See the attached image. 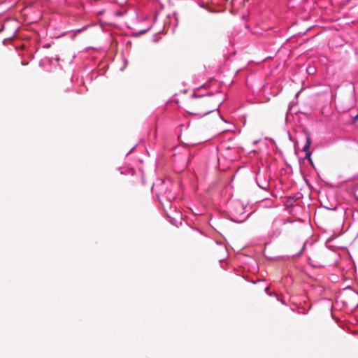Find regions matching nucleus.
<instances>
[{
  "mask_svg": "<svg viewBox=\"0 0 358 358\" xmlns=\"http://www.w3.org/2000/svg\"><path fill=\"white\" fill-rule=\"evenodd\" d=\"M252 213L246 214L244 205L238 201L230 203L229 217L231 221L242 223L245 221Z\"/></svg>",
  "mask_w": 358,
  "mask_h": 358,
  "instance_id": "nucleus-1",
  "label": "nucleus"
},
{
  "mask_svg": "<svg viewBox=\"0 0 358 358\" xmlns=\"http://www.w3.org/2000/svg\"><path fill=\"white\" fill-rule=\"evenodd\" d=\"M22 65H26V64H27V62H22Z\"/></svg>",
  "mask_w": 358,
  "mask_h": 358,
  "instance_id": "nucleus-17",
  "label": "nucleus"
},
{
  "mask_svg": "<svg viewBox=\"0 0 358 358\" xmlns=\"http://www.w3.org/2000/svg\"><path fill=\"white\" fill-rule=\"evenodd\" d=\"M265 292L269 295V296H276L275 293L268 292V287L265 288Z\"/></svg>",
  "mask_w": 358,
  "mask_h": 358,
  "instance_id": "nucleus-9",
  "label": "nucleus"
},
{
  "mask_svg": "<svg viewBox=\"0 0 358 358\" xmlns=\"http://www.w3.org/2000/svg\"><path fill=\"white\" fill-rule=\"evenodd\" d=\"M43 62V60L41 61L40 62V65H41L42 62Z\"/></svg>",
  "mask_w": 358,
  "mask_h": 358,
  "instance_id": "nucleus-18",
  "label": "nucleus"
},
{
  "mask_svg": "<svg viewBox=\"0 0 358 358\" xmlns=\"http://www.w3.org/2000/svg\"><path fill=\"white\" fill-rule=\"evenodd\" d=\"M259 142V141L256 140L253 142V144L256 145L257 143Z\"/></svg>",
  "mask_w": 358,
  "mask_h": 358,
  "instance_id": "nucleus-15",
  "label": "nucleus"
},
{
  "mask_svg": "<svg viewBox=\"0 0 358 358\" xmlns=\"http://www.w3.org/2000/svg\"><path fill=\"white\" fill-rule=\"evenodd\" d=\"M289 139H290L291 141H293V140H292V136L290 135V134H289Z\"/></svg>",
  "mask_w": 358,
  "mask_h": 358,
  "instance_id": "nucleus-16",
  "label": "nucleus"
},
{
  "mask_svg": "<svg viewBox=\"0 0 358 358\" xmlns=\"http://www.w3.org/2000/svg\"><path fill=\"white\" fill-rule=\"evenodd\" d=\"M281 234V229L276 225V222H273L271 230L268 233V236L271 239L278 238Z\"/></svg>",
  "mask_w": 358,
  "mask_h": 358,
  "instance_id": "nucleus-3",
  "label": "nucleus"
},
{
  "mask_svg": "<svg viewBox=\"0 0 358 358\" xmlns=\"http://www.w3.org/2000/svg\"><path fill=\"white\" fill-rule=\"evenodd\" d=\"M295 201V199L294 197H291L289 196L287 201H286V206H293L294 205V202Z\"/></svg>",
  "mask_w": 358,
  "mask_h": 358,
  "instance_id": "nucleus-6",
  "label": "nucleus"
},
{
  "mask_svg": "<svg viewBox=\"0 0 358 358\" xmlns=\"http://www.w3.org/2000/svg\"><path fill=\"white\" fill-rule=\"evenodd\" d=\"M255 180L257 185L262 189L266 190L269 187V179L265 175V173H262L260 169H259L258 172L256 173Z\"/></svg>",
  "mask_w": 358,
  "mask_h": 358,
  "instance_id": "nucleus-2",
  "label": "nucleus"
},
{
  "mask_svg": "<svg viewBox=\"0 0 358 358\" xmlns=\"http://www.w3.org/2000/svg\"><path fill=\"white\" fill-rule=\"evenodd\" d=\"M203 96H204V95H203V94H196V93H194V94H192V96H193V97H196V98L203 97Z\"/></svg>",
  "mask_w": 358,
  "mask_h": 358,
  "instance_id": "nucleus-10",
  "label": "nucleus"
},
{
  "mask_svg": "<svg viewBox=\"0 0 358 358\" xmlns=\"http://www.w3.org/2000/svg\"><path fill=\"white\" fill-rule=\"evenodd\" d=\"M148 29H145L141 31V34H145Z\"/></svg>",
  "mask_w": 358,
  "mask_h": 358,
  "instance_id": "nucleus-14",
  "label": "nucleus"
},
{
  "mask_svg": "<svg viewBox=\"0 0 358 358\" xmlns=\"http://www.w3.org/2000/svg\"><path fill=\"white\" fill-rule=\"evenodd\" d=\"M53 59H55V60H56V61H59V57H58L57 56H56L55 58H53V57H51V58H50V57H46V58L45 59V60L48 61L50 63H52V60H53Z\"/></svg>",
  "mask_w": 358,
  "mask_h": 358,
  "instance_id": "nucleus-7",
  "label": "nucleus"
},
{
  "mask_svg": "<svg viewBox=\"0 0 358 358\" xmlns=\"http://www.w3.org/2000/svg\"><path fill=\"white\" fill-rule=\"evenodd\" d=\"M313 244V242H309L308 241H306L304 243H303V247L301 248V250L299 251V252L298 253V256H301L302 255V253L303 252V251L305 250L306 248L308 246V245L312 246Z\"/></svg>",
  "mask_w": 358,
  "mask_h": 358,
  "instance_id": "nucleus-5",
  "label": "nucleus"
},
{
  "mask_svg": "<svg viewBox=\"0 0 358 358\" xmlns=\"http://www.w3.org/2000/svg\"><path fill=\"white\" fill-rule=\"evenodd\" d=\"M306 143L303 148V151H304L306 152L305 158L307 159V158H310V155H311V153L309 150L310 146L311 144V138L308 134H306Z\"/></svg>",
  "mask_w": 358,
  "mask_h": 358,
  "instance_id": "nucleus-4",
  "label": "nucleus"
},
{
  "mask_svg": "<svg viewBox=\"0 0 358 358\" xmlns=\"http://www.w3.org/2000/svg\"><path fill=\"white\" fill-rule=\"evenodd\" d=\"M129 173H130L131 175H133V174H134V170L133 169H131L129 170Z\"/></svg>",
  "mask_w": 358,
  "mask_h": 358,
  "instance_id": "nucleus-12",
  "label": "nucleus"
},
{
  "mask_svg": "<svg viewBox=\"0 0 358 358\" xmlns=\"http://www.w3.org/2000/svg\"><path fill=\"white\" fill-rule=\"evenodd\" d=\"M308 73L311 74V73H313L315 72V69L313 68V67H309L308 69H307Z\"/></svg>",
  "mask_w": 358,
  "mask_h": 358,
  "instance_id": "nucleus-8",
  "label": "nucleus"
},
{
  "mask_svg": "<svg viewBox=\"0 0 358 358\" xmlns=\"http://www.w3.org/2000/svg\"><path fill=\"white\" fill-rule=\"evenodd\" d=\"M353 120L355 122H358V114L354 117Z\"/></svg>",
  "mask_w": 358,
  "mask_h": 358,
  "instance_id": "nucleus-11",
  "label": "nucleus"
},
{
  "mask_svg": "<svg viewBox=\"0 0 358 358\" xmlns=\"http://www.w3.org/2000/svg\"><path fill=\"white\" fill-rule=\"evenodd\" d=\"M134 148H135V146H134L132 148H131L130 151L127 153V155H129L130 152H131Z\"/></svg>",
  "mask_w": 358,
  "mask_h": 358,
  "instance_id": "nucleus-13",
  "label": "nucleus"
}]
</instances>
